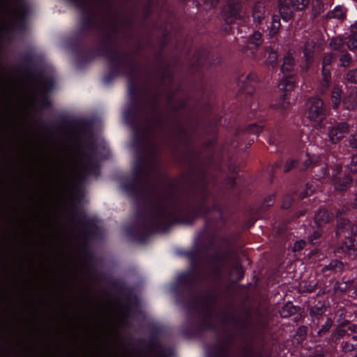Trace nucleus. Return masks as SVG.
Here are the masks:
<instances>
[{
	"label": "nucleus",
	"instance_id": "f257e3e1",
	"mask_svg": "<svg viewBox=\"0 0 357 357\" xmlns=\"http://www.w3.org/2000/svg\"><path fill=\"white\" fill-rule=\"evenodd\" d=\"M307 119L313 122L314 125L321 128L326 119V112L324 102L319 98H312L307 102Z\"/></svg>",
	"mask_w": 357,
	"mask_h": 357
},
{
	"label": "nucleus",
	"instance_id": "f03ea898",
	"mask_svg": "<svg viewBox=\"0 0 357 357\" xmlns=\"http://www.w3.org/2000/svg\"><path fill=\"white\" fill-rule=\"evenodd\" d=\"M309 0H279V10L282 20L289 22L295 10L304 9L309 3Z\"/></svg>",
	"mask_w": 357,
	"mask_h": 357
},
{
	"label": "nucleus",
	"instance_id": "7ed1b4c3",
	"mask_svg": "<svg viewBox=\"0 0 357 357\" xmlns=\"http://www.w3.org/2000/svg\"><path fill=\"white\" fill-rule=\"evenodd\" d=\"M241 3L239 0H229L227 7L223 10V16L227 23H232L242 17Z\"/></svg>",
	"mask_w": 357,
	"mask_h": 357
},
{
	"label": "nucleus",
	"instance_id": "20e7f679",
	"mask_svg": "<svg viewBox=\"0 0 357 357\" xmlns=\"http://www.w3.org/2000/svg\"><path fill=\"white\" fill-rule=\"evenodd\" d=\"M342 252L349 255H357V234H351L344 238L342 246L337 250L339 255Z\"/></svg>",
	"mask_w": 357,
	"mask_h": 357
},
{
	"label": "nucleus",
	"instance_id": "39448f33",
	"mask_svg": "<svg viewBox=\"0 0 357 357\" xmlns=\"http://www.w3.org/2000/svg\"><path fill=\"white\" fill-rule=\"evenodd\" d=\"M348 131V126L344 123H337L329 127L328 135L330 140L333 143L337 142L341 138H343Z\"/></svg>",
	"mask_w": 357,
	"mask_h": 357
},
{
	"label": "nucleus",
	"instance_id": "423d86ee",
	"mask_svg": "<svg viewBox=\"0 0 357 357\" xmlns=\"http://www.w3.org/2000/svg\"><path fill=\"white\" fill-rule=\"evenodd\" d=\"M335 59L332 54L326 55L323 60L322 63V75L324 81L326 84V87H328L330 81V68L329 66L332 61Z\"/></svg>",
	"mask_w": 357,
	"mask_h": 357
},
{
	"label": "nucleus",
	"instance_id": "0eeeda50",
	"mask_svg": "<svg viewBox=\"0 0 357 357\" xmlns=\"http://www.w3.org/2000/svg\"><path fill=\"white\" fill-rule=\"evenodd\" d=\"M333 218V213L326 210H320L314 215L315 222L319 227L328 222Z\"/></svg>",
	"mask_w": 357,
	"mask_h": 357
},
{
	"label": "nucleus",
	"instance_id": "6e6552de",
	"mask_svg": "<svg viewBox=\"0 0 357 357\" xmlns=\"http://www.w3.org/2000/svg\"><path fill=\"white\" fill-rule=\"evenodd\" d=\"M264 10L265 7L264 3L257 2L255 4L252 10V17L255 22L259 23L261 20L264 17Z\"/></svg>",
	"mask_w": 357,
	"mask_h": 357
},
{
	"label": "nucleus",
	"instance_id": "1a4fd4ad",
	"mask_svg": "<svg viewBox=\"0 0 357 357\" xmlns=\"http://www.w3.org/2000/svg\"><path fill=\"white\" fill-rule=\"evenodd\" d=\"M278 87L282 91L287 92L291 91L294 87V80L291 77H285L281 79Z\"/></svg>",
	"mask_w": 357,
	"mask_h": 357
},
{
	"label": "nucleus",
	"instance_id": "9d476101",
	"mask_svg": "<svg viewBox=\"0 0 357 357\" xmlns=\"http://www.w3.org/2000/svg\"><path fill=\"white\" fill-rule=\"evenodd\" d=\"M357 105V92L355 91L343 100V106L348 110L354 109Z\"/></svg>",
	"mask_w": 357,
	"mask_h": 357
},
{
	"label": "nucleus",
	"instance_id": "9b49d317",
	"mask_svg": "<svg viewBox=\"0 0 357 357\" xmlns=\"http://www.w3.org/2000/svg\"><path fill=\"white\" fill-rule=\"evenodd\" d=\"M346 10L341 6H335L333 10L327 13V17L342 20L344 18Z\"/></svg>",
	"mask_w": 357,
	"mask_h": 357
},
{
	"label": "nucleus",
	"instance_id": "f8f14e48",
	"mask_svg": "<svg viewBox=\"0 0 357 357\" xmlns=\"http://www.w3.org/2000/svg\"><path fill=\"white\" fill-rule=\"evenodd\" d=\"M342 86L335 85L332 91L331 98L333 108H337L340 104L342 98Z\"/></svg>",
	"mask_w": 357,
	"mask_h": 357
},
{
	"label": "nucleus",
	"instance_id": "ddd939ff",
	"mask_svg": "<svg viewBox=\"0 0 357 357\" xmlns=\"http://www.w3.org/2000/svg\"><path fill=\"white\" fill-rule=\"evenodd\" d=\"M294 59L291 54H287L284 57V61L281 67L282 71L285 73L294 70Z\"/></svg>",
	"mask_w": 357,
	"mask_h": 357
},
{
	"label": "nucleus",
	"instance_id": "4468645a",
	"mask_svg": "<svg viewBox=\"0 0 357 357\" xmlns=\"http://www.w3.org/2000/svg\"><path fill=\"white\" fill-rule=\"evenodd\" d=\"M289 105V100L287 93H284L278 102L273 105V108L277 110L286 109Z\"/></svg>",
	"mask_w": 357,
	"mask_h": 357
},
{
	"label": "nucleus",
	"instance_id": "2eb2a0df",
	"mask_svg": "<svg viewBox=\"0 0 357 357\" xmlns=\"http://www.w3.org/2000/svg\"><path fill=\"white\" fill-rule=\"evenodd\" d=\"M227 260H229L228 256L222 253H216L208 259V261L214 265L223 264Z\"/></svg>",
	"mask_w": 357,
	"mask_h": 357
},
{
	"label": "nucleus",
	"instance_id": "dca6fc26",
	"mask_svg": "<svg viewBox=\"0 0 357 357\" xmlns=\"http://www.w3.org/2000/svg\"><path fill=\"white\" fill-rule=\"evenodd\" d=\"M315 44L313 41H307L304 46V55L307 61H310L315 50Z\"/></svg>",
	"mask_w": 357,
	"mask_h": 357
},
{
	"label": "nucleus",
	"instance_id": "f3484780",
	"mask_svg": "<svg viewBox=\"0 0 357 357\" xmlns=\"http://www.w3.org/2000/svg\"><path fill=\"white\" fill-rule=\"evenodd\" d=\"M70 168L72 173L75 176H79L81 174V172H84L87 175L90 174L89 168L82 164H74L70 167Z\"/></svg>",
	"mask_w": 357,
	"mask_h": 357
},
{
	"label": "nucleus",
	"instance_id": "a211bd4d",
	"mask_svg": "<svg viewBox=\"0 0 357 357\" xmlns=\"http://www.w3.org/2000/svg\"><path fill=\"white\" fill-rule=\"evenodd\" d=\"M280 27V20L278 15H274L272 17V21L270 26L269 34L274 36L276 34Z\"/></svg>",
	"mask_w": 357,
	"mask_h": 357
},
{
	"label": "nucleus",
	"instance_id": "6ab92c4d",
	"mask_svg": "<svg viewBox=\"0 0 357 357\" xmlns=\"http://www.w3.org/2000/svg\"><path fill=\"white\" fill-rule=\"evenodd\" d=\"M352 340L354 341H356L357 336L354 335L352 337ZM356 347H357V343L353 344L349 341L342 342V349L343 352H344V353L351 351L354 350Z\"/></svg>",
	"mask_w": 357,
	"mask_h": 357
},
{
	"label": "nucleus",
	"instance_id": "aec40b11",
	"mask_svg": "<svg viewBox=\"0 0 357 357\" xmlns=\"http://www.w3.org/2000/svg\"><path fill=\"white\" fill-rule=\"evenodd\" d=\"M295 307L290 303H287L280 311V314L284 317H289L295 312Z\"/></svg>",
	"mask_w": 357,
	"mask_h": 357
},
{
	"label": "nucleus",
	"instance_id": "412c9836",
	"mask_svg": "<svg viewBox=\"0 0 357 357\" xmlns=\"http://www.w3.org/2000/svg\"><path fill=\"white\" fill-rule=\"evenodd\" d=\"M347 45L351 50H354L357 48V33H352L348 37Z\"/></svg>",
	"mask_w": 357,
	"mask_h": 357
},
{
	"label": "nucleus",
	"instance_id": "4be33fe9",
	"mask_svg": "<svg viewBox=\"0 0 357 357\" xmlns=\"http://www.w3.org/2000/svg\"><path fill=\"white\" fill-rule=\"evenodd\" d=\"M343 44L342 39L340 37L332 38L330 42V46L333 50H339Z\"/></svg>",
	"mask_w": 357,
	"mask_h": 357
},
{
	"label": "nucleus",
	"instance_id": "5701e85b",
	"mask_svg": "<svg viewBox=\"0 0 357 357\" xmlns=\"http://www.w3.org/2000/svg\"><path fill=\"white\" fill-rule=\"evenodd\" d=\"M348 82L353 84H357V68L349 70L346 76Z\"/></svg>",
	"mask_w": 357,
	"mask_h": 357
},
{
	"label": "nucleus",
	"instance_id": "b1692460",
	"mask_svg": "<svg viewBox=\"0 0 357 357\" xmlns=\"http://www.w3.org/2000/svg\"><path fill=\"white\" fill-rule=\"evenodd\" d=\"M351 182V179L349 176H345L342 184H335V188L336 190L342 191L347 189L348 185Z\"/></svg>",
	"mask_w": 357,
	"mask_h": 357
},
{
	"label": "nucleus",
	"instance_id": "393cba45",
	"mask_svg": "<svg viewBox=\"0 0 357 357\" xmlns=\"http://www.w3.org/2000/svg\"><path fill=\"white\" fill-rule=\"evenodd\" d=\"M261 35L259 31H255L250 37V43L255 45H259L261 43Z\"/></svg>",
	"mask_w": 357,
	"mask_h": 357
},
{
	"label": "nucleus",
	"instance_id": "a878e982",
	"mask_svg": "<svg viewBox=\"0 0 357 357\" xmlns=\"http://www.w3.org/2000/svg\"><path fill=\"white\" fill-rule=\"evenodd\" d=\"M340 61L341 66H348L351 63V56L349 54H344L340 59Z\"/></svg>",
	"mask_w": 357,
	"mask_h": 357
},
{
	"label": "nucleus",
	"instance_id": "bb28decb",
	"mask_svg": "<svg viewBox=\"0 0 357 357\" xmlns=\"http://www.w3.org/2000/svg\"><path fill=\"white\" fill-rule=\"evenodd\" d=\"M349 168L351 172H357V155H354L351 157V160Z\"/></svg>",
	"mask_w": 357,
	"mask_h": 357
},
{
	"label": "nucleus",
	"instance_id": "cd10ccee",
	"mask_svg": "<svg viewBox=\"0 0 357 357\" xmlns=\"http://www.w3.org/2000/svg\"><path fill=\"white\" fill-rule=\"evenodd\" d=\"M305 245V242L303 240H300V241H297L296 242H295L294 243V252H297V251H299L301 250V249L303 248L304 245Z\"/></svg>",
	"mask_w": 357,
	"mask_h": 357
},
{
	"label": "nucleus",
	"instance_id": "c85d7f7f",
	"mask_svg": "<svg viewBox=\"0 0 357 357\" xmlns=\"http://www.w3.org/2000/svg\"><path fill=\"white\" fill-rule=\"evenodd\" d=\"M25 5L24 2H20L17 6L15 8V13L16 15H20L25 10Z\"/></svg>",
	"mask_w": 357,
	"mask_h": 357
},
{
	"label": "nucleus",
	"instance_id": "c756f323",
	"mask_svg": "<svg viewBox=\"0 0 357 357\" xmlns=\"http://www.w3.org/2000/svg\"><path fill=\"white\" fill-rule=\"evenodd\" d=\"M344 261L335 260L331 262L328 268H342L344 266Z\"/></svg>",
	"mask_w": 357,
	"mask_h": 357
},
{
	"label": "nucleus",
	"instance_id": "7c9ffc66",
	"mask_svg": "<svg viewBox=\"0 0 357 357\" xmlns=\"http://www.w3.org/2000/svg\"><path fill=\"white\" fill-rule=\"evenodd\" d=\"M320 233L319 231H315L312 235L309 236V241L312 244H315L317 243V240L319 238Z\"/></svg>",
	"mask_w": 357,
	"mask_h": 357
},
{
	"label": "nucleus",
	"instance_id": "2f4dec72",
	"mask_svg": "<svg viewBox=\"0 0 357 357\" xmlns=\"http://www.w3.org/2000/svg\"><path fill=\"white\" fill-rule=\"evenodd\" d=\"M277 58H278L277 53L275 52L271 51L269 53V56L268 57V63L272 64L277 60Z\"/></svg>",
	"mask_w": 357,
	"mask_h": 357
},
{
	"label": "nucleus",
	"instance_id": "473e14b6",
	"mask_svg": "<svg viewBox=\"0 0 357 357\" xmlns=\"http://www.w3.org/2000/svg\"><path fill=\"white\" fill-rule=\"evenodd\" d=\"M262 130V127L258 125L254 124L250 128V131L253 134L257 135Z\"/></svg>",
	"mask_w": 357,
	"mask_h": 357
},
{
	"label": "nucleus",
	"instance_id": "72a5a7b5",
	"mask_svg": "<svg viewBox=\"0 0 357 357\" xmlns=\"http://www.w3.org/2000/svg\"><path fill=\"white\" fill-rule=\"evenodd\" d=\"M296 160H292L288 161L285 165L284 171L285 172L289 171L293 167L296 166Z\"/></svg>",
	"mask_w": 357,
	"mask_h": 357
},
{
	"label": "nucleus",
	"instance_id": "f704fd0d",
	"mask_svg": "<svg viewBox=\"0 0 357 357\" xmlns=\"http://www.w3.org/2000/svg\"><path fill=\"white\" fill-rule=\"evenodd\" d=\"M351 146L357 148V132L351 136L349 139Z\"/></svg>",
	"mask_w": 357,
	"mask_h": 357
},
{
	"label": "nucleus",
	"instance_id": "c9c22d12",
	"mask_svg": "<svg viewBox=\"0 0 357 357\" xmlns=\"http://www.w3.org/2000/svg\"><path fill=\"white\" fill-rule=\"evenodd\" d=\"M332 321L330 319H328L326 325L322 328L321 330L319 331V333H321L323 331H327L331 326Z\"/></svg>",
	"mask_w": 357,
	"mask_h": 357
},
{
	"label": "nucleus",
	"instance_id": "e433bc0d",
	"mask_svg": "<svg viewBox=\"0 0 357 357\" xmlns=\"http://www.w3.org/2000/svg\"><path fill=\"white\" fill-rule=\"evenodd\" d=\"M249 264L248 260L245 259L244 261H241L239 264H236L234 268H243L246 265Z\"/></svg>",
	"mask_w": 357,
	"mask_h": 357
},
{
	"label": "nucleus",
	"instance_id": "4c0bfd02",
	"mask_svg": "<svg viewBox=\"0 0 357 357\" xmlns=\"http://www.w3.org/2000/svg\"><path fill=\"white\" fill-rule=\"evenodd\" d=\"M351 333H357V324L351 325L349 327Z\"/></svg>",
	"mask_w": 357,
	"mask_h": 357
},
{
	"label": "nucleus",
	"instance_id": "58836bf2",
	"mask_svg": "<svg viewBox=\"0 0 357 357\" xmlns=\"http://www.w3.org/2000/svg\"><path fill=\"white\" fill-rule=\"evenodd\" d=\"M350 309L351 310L355 313L356 314H357V304H352L351 306H350Z\"/></svg>",
	"mask_w": 357,
	"mask_h": 357
},
{
	"label": "nucleus",
	"instance_id": "ea45409f",
	"mask_svg": "<svg viewBox=\"0 0 357 357\" xmlns=\"http://www.w3.org/2000/svg\"><path fill=\"white\" fill-rule=\"evenodd\" d=\"M218 0H204L206 3H208L209 5H214L216 2H218Z\"/></svg>",
	"mask_w": 357,
	"mask_h": 357
},
{
	"label": "nucleus",
	"instance_id": "a19ab883",
	"mask_svg": "<svg viewBox=\"0 0 357 357\" xmlns=\"http://www.w3.org/2000/svg\"><path fill=\"white\" fill-rule=\"evenodd\" d=\"M309 164H307V165H309L310 164H313V163H316L317 161V158H315L314 159H311V158H309Z\"/></svg>",
	"mask_w": 357,
	"mask_h": 357
},
{
	"label": "nucleus",
	"instance_id": "79ce46f5",
	"mask_svg": "<svg viewBox=\"0 0 357 357\" xmlns=\"http://www.w3.org/2000/svg\"><path fill=\"white\" fill-rule=\"evenodd\" d=\"M351 28L352 29V30H357V20L351 25Z\"/></svg>",
	"mask_w": 357,
	"mask_h": 357
},
{
	"label": "nucleus",
	"instance_id": "37998d69",
	"mask_svg": "<svg viewBox=\"0 0 357 357\" xmlns=\"http://www.w3.org/2000/svg\"><path fill=\"white\" fill-rule=\"evenodd\" d=\"M354 205L357 207V194L356 195Z\"/></svg>",
	"mask_w": 357,
	"mask_h": 357
},
{
	"label": "nucleus",
	"instance_id": "c03bdc74",
	"mask_svg": "<svg viewBox=\"0 0 357 357\" xmlns=\"http://www.w3.org/2000/svg\"><path fill=\"white\" fill-rule=\"evenodd\" d=\"M287 207H288V206H287V205H286V204H282V208H287Z\"/></svg>",
	"mask_w": 357,
	"mask_h": 357
},
{
	"label": "nucleus",
	"instance_id": "a18cd8bd",
	"mask_svg": "<svg viewBox=\"0 0 357 357\" xmlns=\"http://www.w3.org/2000/svg\"><path fill=\"white\" fill-rule=\"evenodd\" d=\"M189 257H191V254L188 255Z\"/></svg>",
	"mask_w": 357,
	"mask_h": 357
},
{
	"label": "nucleus",
	"instance_id": "49530a36",
	"mask_svg": "<svg viewBox=\"0 0 357 357\" xmlns=\"http://www.w3.org/2000/svg\"><path fill=\"white\" fill-rule=\"evenodd\" d=\"M356 292L357 293V287H356Z\"/></svg>",
	"mask_w": 357,
	"mask_h": 357
},
{
	"label": "nucleus",
	"instance_id": "de8ad7c7",
	"mask_svg": "<svg viewBox=\"0 0 357 357\" xmlns=\"http://www.w3.org/2000/svg\"><path fill=\"white\" fill-rule=\"evenodd\" d=\"M355 357H357V354L356 355V356H355Z\"/></svg>",
	"mask_w": 357,
	"mask_h": 357
}]
</instances>
